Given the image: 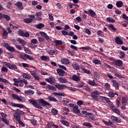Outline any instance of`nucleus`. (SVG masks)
Listing matches in <instances>:
<instances>
[{
	"label": "nucleus",
	"mask_w": 128,
	"mask_h": 128,
	"mask_svg": "<svg viewBox=\"0 0 128 128\" xmlns=\"http://www.w3.org/2000/svg\"><path fill=\"white\" fill-rule=\"evenodd\" d=\"M94 78L96 80H100V74H98V72H94Z\"/></svg>",
	"instance_id": "48"
},
{
	"label": "nucleus",
	"mask_w": 128,
	"mask_h": 128,
	"mask_svg": "<svg viewBox=\"0 0 128 128\" xmlns=\"http://www.w3.org/2000/svg\"><path fill=\"white\" fill-rule=\"evenodd\" d=\"M6 66V68H10V70H18V67L14 64H12L10 63H6L5 64Z\"/></svg>",
	"instance_id": "9"
},
{
	"label": "nucleus",
	"mask_w": 128,
	"mask_h": 128,
	"mask_svg": "<svg viewBox=\"0 0 128 128\" xmlns=\"http://www.w3.org/2000/svg\"><path fill=\"white\" fill-rule=\"evenodd\" d=\"M3 18H4L6 20H10V17L6 14H3Z\"/></svg>",
	"instance_id": "47"
},
{
	"label": "nucleus",
	"mask_w": 128,
	"mask_h": 128,
	"mask_svg": "<svg viewBox=\"0 0 128 128\" xmlns=\"http://www.w3.org/2000/svg\"><path fill=\"white\" fill-rule=\"evenodd\" d=\"M119 56L120 58H124L126 56V55L124 54V52L122 51H120L119 52Z\"/></svg>",
	"instance_id": "46"
},
{
	"label": "nucleus",
	"mask_w": 128,
	"mask_h": 128,
	"mask_svg": "<svg viewBox=\"0 0 128 128\" xmlns=\"http://www.w3.org/2000/svg\"><path fill=\"white\" fill-rule=\"evenodd\" d=\"M17 42H18L19 44L22 45V46H24L26 45V42L24 41V40L21 39L20 38H17Z\"/></svg>",
	"instance_id": "22"
},
{
	"label": "nucleus",
	"mask_w": 128,
	"mask_h": 128,
	"mask_svg": "<svg viewBox=\"0 0 128 128\" xmlns=\"http://www.w3.org/2000/svg\"><path fill=\"white\" fill-rule=\"evenodd\" d=\"M72 66L74 70H80V66L76 62L73 63Z\"/></svg>",
	"instance_id": "39"
},
{
	"label": "nucleus",
	"mask_w": 128,
	"mask_h": 128,
	"mask_svg": "<svg viewBox=\"0 0 128 128\" xmlns=\"http://www.w3.org/2000/svg\"><path fill=\"white\" fill-rule=\"evenodd\" d=\"M51 112L52 114H54V116H56V114H58V111L56 108H52V110H51Z\"/></svg>",
	"instance_id": "53"
},
{
	"label": "nucleus",
	"mask_w": 128,
	"mask_h": 128,
	"mask_svg": "<svg viewBox=\"0 0 128 128\" xmlns=\"http://www.w3.org/2000/svg\"><path fill=\"white\" fill-rule=\"evenodd\" d=\"M54 43L56 46H62V41L60 40H54Z\"/></svg>",
	"instance_id": "33"
},
{
	"label": "nucleus",
	"mask_w": 128,
	"mask_h": 128,
	"mask_svg": "<svg viewBox=\"0 0 128 128\" xmlns=\"http://www.w3.org/2000/svg\"><path fill=\"white\" fill-rule=\"evenodd\" d=\"M8 32H6V30H3V32L2 34V38H3L6 39V38H8Z\"/></svg>",
	"instance_id": "28"
},
{
	"label": "nucleus",
	"mask_w": 128,
	"mask_h": 128,
	"mask_svg": "<svg viewBox=\"0 0 128 128\" xmlns=\"http://www.w3.org/2000/svg\"><path fill=\"white\" fill-rule=\"evenodd\" d=\"M12 97L13 98H14L15 100H19V102H22L24 100V97L22 96H18V95H16V94H12Z\"/></svg>",
	"instance_id": "11"
},
{
	"label": "nucleus",
	"mask_w": 128,
	"mask_h": 128,
	"mask_svg": "<svg viewBox=\"0 0 128 128\" xmlns=\"http://www.w3.org/2000/svg\"><path fill=\"white\" fill-rule=\"evenodd\" d=\"M14 118H15V120L18 122L20 120V114H14Z\"/></svg>",
	"instance_id": "36"
},
{
	"label": "nucleus",
	"mask_w": 128,
	"mask_h": 128,
	"mask_svg": "<svg viewBox=\"0 0 128 128\" xmlns=\"http://www.w3.org/2000/svg\"><path fill=\"white\" fill-rule=\"evenodd\" d=\"M54 86L48 84L46 86V88L50 90H56V88H58V90H64V88H67V90H72V92H76V88H72V87L67 86L66 84H56Z\"/></svg>",
	"instance_id": "1"
},
{
	"label": "nucleus",
	"mask_w": 128,
	"mask_h": 128,
	"mask_svg": "<svg viewBox=\"0 0 128 128\" xmlns=\"http://www.w3.org/2000/svg\"><path fill=\"white\" fill-rule=\"evenodd\" d=\"M41 36H42V38H45V40H48V42H51L52 41V39L50 38V36H48V34H46V33L44 32H39Z\"/></svg>",
	"instance_id": "7"
},
{
	"label": "nucleus",
	"mask_w": 128,
	"mask_h": 128,
	"mask_svg": "<svg viewBox=\"0 0 128 128\" xmlns=\"http://www.w3.org/2000/svg\"><path fill=\"white\" fill-rule=\"evenodd\" d=\"M58 80L60 84H66L68 82V80L64 77L58 78Z\"/></svg>",
	"instance_id": "16"
},
{
	"label": "nucleus",
	"mask_w": 128,
	"mask_h": 128,
	"mask_svg": "<svg viewBox=\"0 0 128 128\" xmlns=\"http://www.w3.org/2000/svg\"><path fill=\"white\" fill-rule=\"evenodd\" d=\"M112 66H116L117 68H118V66H122V61L120 60H115L113 62H112Z\"/></svg>",
	"instance_id": "4"
},
{
	"label": "nucleus",
	"mask_w": 128,
	"mask_h": 128,
	"mask_svg": "<svg viewBox=\"0 0 128 128\" xmlns=\"http://www.w3.org/2000/svg\"><path fill=\"white\" fill-rule=\"evenodd\" d=\"M102 122H104V124L106 126H110V121H106L104 120H102Z\"/></svg>",
	"instance_id": "63"
},
{
	"label": "nucleus",
	"mask_w": 128,
	"mask_h": 128,
	"mask_svg": "<svg viewBox=\"0 0 128 128\" xmlns=\"http://www.w3.org/2000/svg\"><path fill=\"white\" fill-rule=\"evenodd\" d=\"M83 126H89V128H92V125L88 122H84L82 124Z\"/></svg>",
	"instance_id": "41"
},
{
	"label": "nucleus",
	"mask_w": 128,
	"mask_h": 128,
	"mask_svg": "<svg viewBox=\"0 0 128 128\" xmlns=\"http://www.w3.org/2000/svg\"><path fill=\"white\" fill-rule=\"evenodd\" d=\"M13 106L14 108H24V104H13Z\"/></svg>",
	"instance_id": "31"
},
{
	"label": "nucleus",
	"mask_w": 128,
	"mask_h": 128,
	"mask_svg": "<svg viewBox=\"0 0 128 128\" xmlns=\"http://www.w3.org/2000/svg\"><path fill=\"white\" fill-rule=\"evenodd\" d=\"M110 119L112 120V122H117L118 124H120V120L114 116H112L110 117Z\"/></svg>",
	"instance_id": "23"
},
{
	"label": "nucleus",
	"mask_w": 128,
	"mask_h": 128,
	"mask_svg": "<svg viewBox=\"0 0 128 128\" xmlns=\"http://www.w3.org/2000/svg\"><path fill=\"white\" fill-rule=\"evenodd\" d=\"M112 82L113 84V86L115 88L116 90H118V88H119L118 82H116V80H112Z\"/></svg>",
	"instance_id": "26"
},
{
	"label": "nucleus",
	"mask_w": 128,
	"mask_h": 128,
	"mask_svg": "<svg viewBox=\"0 0 128 128\" xmlns=\"http://www.w3.org/2000/svg\"><path fill=\"white\" fill-rule=\"evenodd\" d=\"M116 6L117 8H122L124 6V2L122 1H118L116 2Z\"/></svg>",
	"instance_id": "32"
},
{
	"label": "nucleus",
	"mask_w": 128,
	"mask_h": 128,
	"mask_svg": "<svg viewBox=\"0 0 128 128\" xmlns=\"http://www.w3.org/2000/svg\"><path fill=\"white\" fill-rule=\"evenodd\" d=\"M14 114H19L20 116H22V114H24V112L20 110L19 109H17L14 110Z\"/></svg>",
	"instance_id": "30"
},
{
	"label": "nucleus",
	"mask_w": 128,
	"mask_h": 128,
	"mask_svg": "<svg viewBox=\"0 0 128 128\" xmlns=\"http://www.w3.org/2000/svg\"><path fill=\"white\" fill-rule=\"evenodd\" d=\"M40 60H44V62L47 61V60H50V58H48V56H41L40 57Z\"/></svg>",
	"instance_id": "35"
},
{
	"label": "nucleus",
	"mask_w": 128,
	"mask_h": 128,
	"mask_svg": "<svg viewBox=\"0 0 128 128\" xmlns=\"http://www.w3.org/2000/svg\"><path fill=\"white\" fill-rule=\"evenodd\" d=\"M20 82H24V84H28V80H26V79L23 78H20Z\"/></svg>",
	"instance_id": "49"
},
{
	"label": "nucleus",
	"mask_w": 128,
	"mask_h": 128,
	"mask_svg": "<svg viewBox=\"0 0 128 128\" xmlns=\"http://www.w3.org/2000/svg\"><path fill=\"white\" fill-rule=\"evenodd\" d=\"M36 28L38 30H40V28H44V24H42V23L38 24L35 25Z\"/></svg>",
	"instance_id": "34"
},
{
	"label": "nucleus",
	"mask_w": 128,
	"mask_h": 128,
	"mask_svg": "<svg viewBox=\"0 0 128 128\" xmlns=\"http://www.w3.org/2000/svg\"><path fill=\"white\" fill-rule=\"evenodd\" d=\"M84 30L85 31V32H86V34H88L89 36L90 34H91L92 32H90V30L88 28H84Z\"/></svg>",
	"instance_id": "55"
},
{
	"label": "nucleus",
	"mask_w": 128,
	"mask_h": 128,
	"mask_svg": "<svg viewBox=\"0 0 128 128\" xmlns=\"http://www.w3.org/2000/svg\"><path fill=\"white\" fill-rule=\"evenodd\" d=\"M110 108L112 110V112H114L115 114H118L119 116H120V111L118 110V109L116 108V107L114 106V104H112L110 106Z\"/></svg>",
	"instance_id": "8"
},
{
	"label": "nucleus",
	"mask_w": 128,
	"mask_h": 128,
	"mask_svg": "<svg viewBox=\"0 0 128 128\" xmlns=\"http://www.w3.org/2000/svg\"><path fill=\"white\" fill-rule=\"evenodd\" d=\"M2 82H3V84H10V82H8V80L4 78L2 79Z\"/></svg>",
	"instance_id": "62"
},
{
	"label": "nucleus",
	"mask_w": 128,
	"mask_h": 128,
	"mask_svg": "<svg viewBox=\"0 0 128 128\" xmlns=\"http://www.w3.org/2000/svg\"><path fill=\"white\" fill-rule=\"evenodd\" d=\"M22 76L26 80H30L32 78V76L26 74V73H22Z\"/></svg>",
	"instance_id": "25"
},
{
	"label": "nucleus",
	"mask_w": 128,
	"mask_h": 128,
	"mask_svg": "<svg viewBox=\"0 0 128 128\" xmlns=\"http://www.w3.org/2000/svg\"><path fill=\"white\" fill-rule=\"evenodd\" d=\"M24 22H25V24H30V22H32V20H34V19L32 18H26L24 19Z\"/></svg>",
	"instance_id": "27"
},
{
	"label": "nucleus",
	"mask_w": 128,
	"mask_h": 128,
	"mask_svg": "<svg viewBox=\"0 0 128 128\" xmlns=\"http://www.w3.org/2000/svg\"><path fill=\"white\" fill-rule=\"evenodd\" d=\"M15 6L18 8L20 10H24V6H22V2H17Z\"/></svg>",
	"instance_id": "19"
},
{
	"label": "nucleus",
	"mask_w": 128,
	"mask_h": 128,
	"mask_svg": "<svg viewBox=\"0 0 128 128\" xmlns=\"http://www.w3.org/2000/svg\"><path fill=\"white\" fill-rule=\"evenodd\" d=\"M18 34L20 36H23L24 34V30H19L18 32Z\"/></svg>",
	"instance_id": "50"
},
{
	"label": "nucleus",
	"mask_w": 128,
	"mask_h": 128,
	"mask_svg": "<svg viewBox=\"0 0 128 128\" xmlns=\"http://www.w3.org/2000/svg\"><path fill=\"white\" fill-rule=\"evenodd\" d=\"M91 98L94 100L98 101V96H100V92L98 90H94L90 94Z\"/></svg>",
	"instance_id": "2"
},
{
	"label": "nucleus",
	"mask_w": 128,
	"mask_h": 128,
	"mask_svg": "<svg viewBox=\"0 0 128 128\" xmlns=\"http://www.w3.org/2000/svg\"><path fill=\"white\" fill-rule=\"evenodd\" d=\"M87 82L88 84H90V86H96V90H98V88H98V86H100V84H98L96 82V81L94 80H87Z\"/></svg>",
	"instance_id": "5"
},
{
	"label": "nucleus",
	"mask_w": 128,
	"mask_h": 128,
	"mask_svg": "<svg viewBox=\"0 0 128 128\" xmlns=\"http://www.w3.org/2000/svg\"><path fill=\"white\" fill-rule=\"evenodd\" d=\"M32 44H38V40L36 38H33L31 40H30Z\"/></svg>",
	"instance_id": "56"
},
{
	"label": "nucleus",
	"mask_w": 128,
	"mask_h": 128,
	"mask_svg": "<svg viewBox=\"0 0 128 128\" xmlns=\"http://www.w3.org/2000/svg\"><path fill=\"white\" fill-rule=\"evenodd\" d=\"M25 94L27 96H32L34 94V92L32 90H25L24 92Z\"/></svg>",
	"instance_id": "18"
},
{
	"label": "nucleus",
	"mask_w": 128,
	"mask_h": 128,
	"mask_svg": "<svg viewBox=\"0 0 128 128\" xmlns=\"http://www.w3.org/2000/svg\"><path fill=\"white\" fill-rule=\"evenodd\" d=\"M38 102H40L42 106H51L50 104L48 103V102H46L42 98L39 99Z\"/></svg>",
	"instance_id": "13"
},
{
	"label": "nucleus",
	"mask_w": 128,
	"mask_h": 128,
	"mask_svg": "<svg viewBox=\"0 0 128 128\" xmlns=\"http://www.w3.org/2000/svg\"><path fill=\"white\" fill-rule=\"evenodd\" d=\"M56 71L58 74L60 76H66V72L64 70L60 68H58Z\"/></svg>",
	"instance_id": "15"
},
{
	"label": "nucleus",
	"mask_w": 128,
	"mask_h": 128,
	"mask_svg": "<svg viewBox=\"0 0 128 128\" xmlns=\"http://www.w3.org/2000/svg\"><path fill=\"white\" fill-rule=\"evenodd\" d=\"M22 66H23V68H30V65L28 64H26V63H22Z\"/></svg>",
	"instance_id": "64"
},
{
	"label": "nucleus",
	"mask_w": 128,
	"mask_h": 128,
	"mask_svg": "<svg viewBox=\"0 0 128 128\" xmlns=\"http://www.w3.org/2000/svg\"><path fill=\"white\" fill-rule=\"evenodd\" d=\"M61 62L62 64H70V61L67 58H62L61 60Z\"/></svg>",
	"instance_id": "29"
},
{
	"label": "nucleus",
	"mask_w": 128,
	"mask_h": 128,
	"mask_svg": "<svg viewBox=\"0 0 128 128\" xmlns=\"http://www.w3.org/2000/svg\"><path fill=\"white\" fill-rule=\"evenodd\" d=\"M100 99L103 102H104L105 104H106L107 102V104H109V106L112 104V102H110V100H108V98L106 96H100Z\"/></svg>",
	"instance_id": "6"
},
{
	"label": "nucleus",
	"mask_w": 128,
	"mask_h": 128,
	"mask_svg": "<svg viewBox=\"0 0 128 128\" xmlns=\"http://www.w3.org/2000/svg\"><path fill=\"white\" fill-rule=\"evenodd\" d=\"M8 68H6V66H3L2 68V72H8Z\"/></svg>",
	"instance_id": "60"
},
{
	"label": "nucleus",
	"mask_w": 128,
	"mask_h": 128,
	"mask_svg": "<svg viewBox=\"0 0 128 128\" xmlns=\"http://www.w3.org/2000/svg\"><path fill=\"white\" fill-rule=\"evenodd\" d=\"M106 20L107 22H116V20L112 18L108 17V18H107Z\"/></svg>",
	"instance_id": "43"
},
{
	"label": "nucleus",
	"mask_w": 128,
	"mask_h": 128,
	"mask_svg": "<svg viewBox=\"0 0 128 128\" xmlns=\"http://www.w3.org/2000/svg\"><path fill=\"white\" fill-rule=\"evenodd\" d=\"M82 68V72H84L85 74H92L90 72V70H87L84 68Z\"/></svg>",
	"instance_id": "38"
},
{
	"label": "nucleus",
	"mask_w": 128,
	"mask_h": 128,
	"mask_svg": "<svg viewBox=\"0 0 128 128\" xmlns=\"http://www.w3.org/2000/svg\"><path fill=\"white\" fill-rule=\"evenodd\" d=\"M88 118H90L92 120H96V118H94V116H93L92 113H90V114L88 115Z\"/></svg>",
	"instance_id": "57"
},
{
	"label": "nucleus",
	"mask_w": 128,
	"mask_h": 128,
	"mask_svg": "<svg viewBox=\"0 0 128 128\" xmlns=\"http://www.w3.org/2000/svg\"><path fill=\"white\" fill-rule=\"evenodd\" d=\"M108 96H110V98H114V96H116V98H117L118 96V93L116 92L114 93L112 92H110L108 93Z\"/></svg>",
	"instance_id": "24"
},
{
	"label": "nucleus",
	"mask_w": 128,
	"mask_h": 128,
	"mask_svg": "<svg viewBox=\"0 0 128 128\" xmlns=\"http://www.w3.org/2000/svg\"><path fill=\"white\" fill-rule=\"evenodd\" d=\"M45 80L50 84H54L56 82V78L54 77H50L49 78H46Z\"/></svg>",
	"instance_id": "12"
},
{
	"label": "nucleus",
	"mask_w": 128,
	"mask_h": 128,
	"mask_svg": "<svg viewBox=\"0 0 128 128\" xmlns=\"http://www.w3.org/2000/svg\"><path fill=\"white\" fill-rule=\"evenodd\" d=\"M24 56H26V58L28 60H34V57L32 56H30L28 54H24Z\"/></svg>",
	"instance_id": "51"
},
{
	"label": "nucleus",
	"mask_w": 128,
	"mask_h": 128,
	"mask_svg": "<svg viewBox=\"0 0 128 128\" xmlns=\"http://www.w3.org/2000/svg\"><path fill=\"white\" fill-rule=\"evenodd\" d=\"M62 114L64 116H68L70 114V109L68 108L64 107L62 108Z\"/></svg>",
	"instance_id": "17"
},
{
	"label": "nucleus",
	"mask_w": 128,
	"mask_h": 128,
	"mask_svg": "<svg viewBox=\"0 0 128 128\" xmlns=\"http://www.w3.org/2000/svg\"><path fill=\"white\" fill-rule=\"evenodd\" d=\"M93 64H102V62H100V60H98V59H94L92 60Z\"/></svg>",
	"instance_id": "42"
},
{
	"label": "nucleus",
	"mask_w": 128,
	"mask_h": 128,
	"mask_svg": "<svg viewBox=\"0 0 128 128\" xmlns=\"http://www.w3.org/2000/svg\"><path fill=\"white\" fill-rule=\"evenodd\" d=\"M97 34L99 36H104V32L101 30H99L97 32Z\"/></svg>",
	"instance_id": "54"
},
{
	"label": "nucleus",
	"mask_w": 128,
	"mask_h": 128,
	"mask_svg": "<svg viewBox=\"0 0 128 128\" xmlns=\"http://www.w3.org/2000/svg\"><path fill=\"white\" fill-rule=\"evenodd\" d=\"M48 100H50V102H58V100L56 99V98L50 96H48Z\"/></svg>",
	"instance_id": "52"
},
{
	"label": "nucleus",
	"mask_w": 128,
	"mask_h": 128,
	"mask_svg": "<svg viewBox=\"0 0 128 128\" xmlns=\"http://www.w3.org/2000/svg\"><path fill=\"white\" fill-rule=\"evenodd\" d=\"M4 46L6 48H14L13 47H10V44H8V43L4 44Z\"/></svg>",
	"instance_id": "59"
},
{
	"label": "nucleus",
	"mask_w": 128,
	"mask_h": 128,
	"mask_svg": "<svg viewBox=\"0 0 128 128\" xmlns=\"http://www.w3.org/2000/svg\"><path fill=\"white\" fill-rule=\"evenodd\" d=\"M52 94H54V96H63L64 94L62 93H60V92H53Z\"/></svg>",
	"instance_id": "61"
},
{
	"label": "nucleus",
	"mask_w": 128,
	"mask_h": 128,
	"mask_svg": "<svg viewBox=\"0 0 128 128\" xmlns=\"http://www.w3.org/2000/svg\"><path fill=\"white\" fill-rule=\"evenodd\" d=\"M115 42H116L117 44H124V42H122V40H121L118 36L115 38Z\"/></svg>",
	"instance_id": "21"
},
{
	"label": "nucleus",
	"mask_w": 128,
	"mask_h": 128,
	"mask_svg": "<svg viewBox=\"0 0 128 128\" xmlns=\"http://www.w3.org/2000/svg\"><path fill=\"white\" fill-rule=\"evenodd\" d=\"M104 86L106 90H110V85L108 83H106Z\"/></svg>",
	"instance_id": "58"
},
{
	"label": "nucleus",
	"mask_w": 128,
	"mask_h": 128,
	"mask_svg": "<svg viewBox=\"0 0 128 128\" xmlns=\"http://www.w3.org/2000/svg\"><path fill=\"white\" fill-rule=\"evenodd\" d=\"M84 12H85V14H89V16H92V18H94L96 16V12H94V11L92 9H90L88 12L86 10H84Z\"/></svg>",
	"instance_id": "10"
},
{
	"label": "nucleus",
	"mask_w": 128,
	"mask_h": 128,
	"mask_svg": "<svg viewBox=\"0 0 128 128\" xmlns=\"http://www.w3.org/2000/svg\"><path fill=\"white\" fill-rule=\"evenodd\" d=\"M72 112L76 114H80V110L78 109V105L75 106L72 108Z\"/></svg>",
	"instance_id": "14"
},
{
	"label": "nucleus",
	"mask_w": 128,
	"mask_h": 128,
	"mask_svg": "<svg viewBox=\"0 0 128 128\" xmlns=\"http://www.w3.org/2000/svg\"><path fill=\"white\" fill-rule=\"evenodd\" d=\"M72 80H74V82H80V76H78V75L74 74L72 76Z\"/></svg>",
	"instance_id": "20"
},
{
	"label": "nucleus",
	"mask_w": 128,
	"mask_h": 128,
	"mask_svg": "<svg viewBox=\"0 0 128 128\" xmlns=\"http://www.w3.org/2000/svg\"><path fill=\"white\" fill-rule=\"evenodd\" d=\"M109 30H114V32H116L118 28H116L114 26V24H109Z\"/></svg>",
	"instance_id": "37"
},
{
	"label": "nucleus",
	"mask_w": 128,
	"mask_h": 128,
	"mask_svg": "<svg viewBox=\"0 0 128 128\" xmlns=\"http://www.w3.org/2000/svg\"><path fill=\"white\" fill-rule=\"evenodd\" d=\"M28 102L31 104H32L34 108H39L40 110H42V107L40 105V104H38V102H36V100H29Z\"/></svg>",
	"instance_id": "3"
},
{
	"label": "nucleus",
	"mask_w": 128,
	"mask_h": 128,
	"mask_svg": "<svg viewBox=\"0 0 128 128\" xmlns=\"http://www.w3.org/2000/svg\"><path fill=\"white\" fill-rule=\"evenodd\" d=\"M48 52L49 54H58V51L56 50V49H54L50 50Z\"/></svg>",
	"instance_id": "40"
},
{
	"label": "nucleus",
	"mask_w": 128,
	"mask_h": 128,
	"mask_svg": "<svg viewBox=\"0 0 128 128\" xmlns=\"http://www.w3.org/2000/svg\"><path fill=\"white\" fill-rule=\"evenodd\" d=\"M60 122L62 124H64V126H70V123H68V122L67 121H66L64 120H61Z\"/></svg>",
	"instance_id": "44"
},
{
	"label": "nucleus",
	"mask_w": 128,
	"mask_h": 128,
	"mask_svg": "<svg viewBox=\"0 0 128 128\" xmlns=\"http://www.w3.org/2000/svg\"><path fill=\"white\" fill-rule=\"evenodd\" d=\"M128 102V100L126 98H122V106H126V103Z\"/></svg>",
	"instance_id": "45"
}]
</instances>
